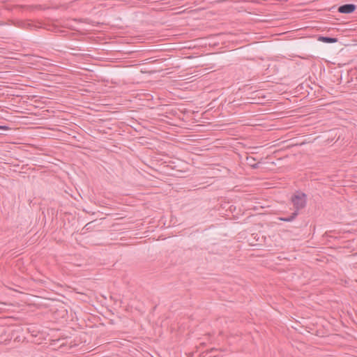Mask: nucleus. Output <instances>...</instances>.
I'll return each instance as SVG.
<instances>
[{
    "label": "nucleus",
    "instance_id": "20e7f679",
    "mask_svg": "<svg viewBox=\"0 0 357 357\" xmlns=\"http://www.w3.org/2000/svg\"><path fill=\"white\" fill-rule=\"evenodd\" d=\"M298 213L297 211H294L290 216L286 218H280L279 219L282 221L284 222H291L294 220L296 217L298 215Z\"/></svg>",
    "mask_w": 357,
    "mask_h": 357
},
{
    "label": "nucleus",
    "instance_id": "f257e3e1",
    "mask_svg": "<svg viewBox=\"0 0 357 357\" xmlns=\"http://www.w3.org/2000/svg\"><path fill=\"white\" fill-rule=\"evenodd\" d=\"M291 202L295 208V211L303 208L306 205V195L302 192H297L291 197Z\"/></svg>",
    "mask_w": 357,
    "mask_h": 357
},
{
    "label": "nucleus",
    "instance_id": "0eeeda50",
    "mask_svg": "<svg viewBox=\"0 0 357 357\" xmlns=\"http://www.w3.org/2000/svg\"><path fill=\"white\" fill-rule=\"evenodd\" d=\"M1 24L0 23V25H1Z\"/></svg>",
    "mask_w": 357,
    "mask_h": 357
},
{
    "label": "nucleus",
    "instance_id": "f03ea898",
    "mask_svg": "<svg viewBox=\"0 0 357 357\" xmlns=\"http://www.w3.org/2000/svg\"><path fill=\"white\" fill-rule=\"evenodd\" d=\"M356 6L352 3L344 4L338 8V11L341 13L350 14L355 11Z\"/></svg>",
    "mask_w": 357,
    "mask_h": 357
},
{
    "label": "nucleus",
    "instance_id": "39448f33",
    "mask_svg": "<svg viewBox=\"0 0 357 357\" xmlns=\"http://www.w3.org/2000/svg\"><path fill=\"white\" fill-rule=\"evenodd\" d=\"M247 160H248V164L253 168H257L258 167L257 163L252 164V161L254 162L255 160V159L254 158H252V157L247 158Z\"/></svg>",
    "mask_w": 357,
    "mask_h": 357
},
{
    "label": "nucleus",
    "instance_id": "423d86ee",
    "mask_svg": "<svg viewBox=\"0 0 357 357\" xmlns=\"http://www.w3.org/2000/svg\"><path fill=\"white\" fill-rule=\"evenodd\" d=\"M0 129L7 130L8 128L6 126H0Z\"/></svg>",
    "mask_w": 357,
    "mask_h": 357
},
{
    "label": "nucleus",
    "instance_id": "7ed1b4c3",
    "mask_svg": "<svg viewBox=\"0 0 357 357\" xmlns=\"http://www.w3.org/2000/svg\"><path fill=\"white\" fill-rule=\"evenodd\" d=\"M318 40L321 42L326 43H334L337 41V38H331L326 36H319Z\"/></svg>",
    "mask_w": 357,
    "mask_h": 357
}]
</instances>
